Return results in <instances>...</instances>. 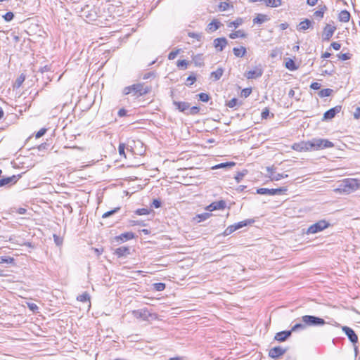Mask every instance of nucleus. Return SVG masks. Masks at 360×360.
<instances>
[{"label": "nucleus", "mask_w": 360, "mask_h": 360, "mask_svg": "<svg viewBox=\"0 0 360 360\" xmlns=\"http://www.w3.org/2000/svg\"><path fill=\"white\" fill-rule=\"evenodd\" d=\"M359 188H360V182L356 179H345L335 191L349 194Z\"/></svg>", "instance_id": "f257e3e1"}, {"label": "nucleus", "mask_w": 360, "mask_h": 360, "mask_svg": "<svg viewBox=\"0 0 360 360\" xmlns=\"http://www.w3.org/2000/svg\"><path fill=\"white\" fill-rule=\"evenodd\" d=\"M150 90L151 87L146 86L143 83H138L125 87L124 94L128 95L131 93H134V96L139 97L148 94Z\"/></svg>", "instance_id": "f03ea898"}, {"label": "nucleus", "mask_w": 360, "mask_h": 360, "mask_svg": "<svg viewBox=\"0 0 360 360\" xmlns=\"http://www.w3.org/2000/svg\"><path fill=\"white\" fill-rule=\"evenodd\" d=\"M311 150H319L334 146L333 143L324 139H312L309 141Z\"/></svg>", "instance_id": "7ed1b4c3"}, {"label": "nucleus", "mask_w": 360, "mask_h": 360, "mask_svg": "<svg viewBox=\"0 0 360 360\" xmlns=\"http://www.w3.org/2000/svg\"><path fill=\"white\" fill-rule=\"evenodd\" d=\"M301 319L302 321L307 326H323L326 323L324 319L311 315H304L302 316Z\"/></svg>", "instance_id": "20e7f679"}, {"label": "nucleus", "mask_w": 360, "mask_h": 360, "mask_svg": "<svg viewBox=\"0 0 360 360\" xmlns=\"http://www.w3.org/2000/svg\"><path fill=\"white\" fill-rule=\"evenodd\" d=\"M330 223L327 221L322 219L319 220L315 224H311L307 229V234H314L323 231L330 226Z\"/></svg>", "instance_id": "39448f33"}, {"label": "nucleus", "mask_w": 360, "mask_h": 360, "mask_svg": "<svg viewBox=\"0 0 360 360\" xmlns=\"http://www.w3.org/2000/svg\"><path fill=\"white\" fill-rule=\"evenodd\" d=\"M287 191L285 188H260L257 190V193L260 195H274L277 194H280L283 191Z\"/></svg>", "instance_id": "423d86ee"}, {"label": "nucleus", "mask_w": 360, "mask_h": 360, "mask_svg": "<svg viewBox=\"0 0 360 360\" xmlns=\"http://www.w3.org/2000/svg\"><path fill=\"white\" fill-rule=\"evenodd\" d=\"M341 105H336L334 108L329 109L323 114L322 120H329L334 118L335 115L341 111Z\"/></svg>", "instance_id": "0eeeda50"}, {"label": "nucleus", "mask_w": 360, "mask_h": 360, "mask_svg": "<svg viewBox=\"0 0 360 360\" xmlns=\"http://www.w3.org/2000/svg\"><path fill=\"white\" fill-rule=\"evenodd\" d=\"M292 148L299 152L311 150L309 141L295 143L292 145Z\"/></svg>", "instance_id": "6e6552de"}, {"label": "nucleus", "mask_w": 360, "mask_h": 360, "mask_svg": "<svg viewBox=\"0 0 360 360\" xmlns=\"http://www.w3.org/2000/svg\"><path fill=\"white\" fill-rule=\"evenodd\" d=\"M286 351L287 349H284L280 346L274 347L269 350V356L272 359H276L283 355Z\"/></svg>", "instance_id": "1a4fd4ad"}, {"label": "nucleus", "mask_w": 360, "mask_h": 360, "mask_svg": "<svg viewBox=\"0 0 360 360\" xmlns=\"http://www.w3.org/2000/svg\"><path fill=\"white\" fill-rule=\"evenodd\" d=\"M226 206V202L223 200H221L212 202L210 205L206 207V210L212 212L214 210H224Z\"/></svg>", "instance_id": "9d476101"}, {"label": "nucleus", "mask_w": 360, "mask_h": 360, "mask_svg": "<svg viewBox=\"0 0 360 360\" xmlns=\"http://www.w3.org/2000/svg\"><path fill=\"white\" fill-rule=\"evenodd\" d=\"M336 30V27L331 25L330 24H327L323 31V39L325 41H329L330 39L333 35L335 31Z\"/></svg>", "instance_id": "9b49d317"}, {"label": "nucleus", "mask_w": 360, "mask_h": 360, "mask_svg": "<svg viewBox=\"0 0 360 360\" xmlns=\"http://www.w3.org/2000/svg\"><path fill=\"white\" fill-rule=\"evenodd\" d=\"M342 329L344 331V333H345V335L347 336L349 340L354 345L358 342V337L352 328H351L348 326H343Z\"/></svg>", "instance_id": "f8f14e48"}, {"label": "nucleus", "mask_w": 360, "mask_h": 360, "mask_svg": "<svg viewBox=\"0 0 360 360\" xmlns=\"http://www.w3.org/2000/svg\"><path fill=\"white\" fill-rule=\"evenodd\" d=\"M227 44L228 41L225 37L217 38L213 41L214 46L218 51H222Z\"/></svg>", "instance_id": "ddd939ff"}, {"label": "nucleus", "mask_w": 360, "mask_h": 360, "mask_svg": "<svg viewBox=\"0 0 360 360\" xmlns=\"http://www.w3.org/2000/svg\"><path fill=\"white\" fill-rule=\"evenodd\" d=\"M263 74V70L260 68H255V70H249L245 73V76L248 79H257L260 77Z\"/></svg>", "instance_id": "4468645a"}, {"label": "nucleus", "mask_w": 360, "mask_h": 360, "mask_svg": "<svg viewBox=\"0 0 360 360\" xmlns=\"http://www.w3.org/2000/svg\"><path fill=\"white\" fill-rule=\"evenodd\" d=\"M266 169L268 172V174H269L271 180H272V181H279L283 178H286L288 176V174H278V173L276 174L274 172V169L271 167H267Z\"/></svg>", "instance_id": "2eb2a0df"}, {"label": "nucleus", "mask_w": 360, "mask_h": 360, "mask_svg": "<svg viewBox=\"0 0 360 360\" xmlns=\"http://www.w3.org/2000/svg\"><path fill=\"white\" fill-rule=\"evenodd\" d=\"M292 334V330H283L276 334L274 339L278 342L285 341Z\"/></svg>", "instance_id": "dca6fc26"}, {"label": "nucleus", "mask_w": 360, "mask_h": 360, "mask_svg": "<svg viewBox=\"0 0 360 360\" xmlns=\"http://www.w3.org/2000/svg\"><path fill=\"white\" fill-rule=\"evenodd\" d=\"M18 178L15 175L6 177L0 179V188L8 184H13L18 181Z\"/></svg>", "instance_id": "f3484780"}, {"label": "nucleus", "mask_w": 360, "mask_h": 360, "mask_svg": "<svg viewBox=\"0 0 360 360\" xmlns=\"http://www.w3.org/2000/svg\"><path fill=\"white\" fill-rule=\"evenodd\" d=\"M115 253L118 257H125L130 254V250L128 247L122 246L117 248Z\"/></svg>", "instance_id": "a211bd4d"}, {"label": "nucleus", "mask_w": 360, "mask_h": 360, "mask_svg": "<svg viewBox=\"0 0 360 360\" xmlns=\"http://www.w3.org/2000/svg\"><path fill=\"white\" fill-rule=\"evenodd\" d=\"M173 103L180 112H185L190 108V104L187 102L174 101Z\"/></svg>", "instance_id": "6ab92c4d"}, {"label": "nucleus", "mask_w": 360, "mask_h": 360, "mask_svg": "<svg viewBox=\"0 0 360 360\" xmlns=\"http://www.w3.org/2000/svg\"><path fill=\"white\" fill-rule=\"evenodd\" d=\"M236 165V162H222L218 165H216L215 166L212 167V169H231L232 167Z\"/></svg>", "instance_id": "aec40b11"}, {"label": "nucleus", "mask_w": 360, "mask_h": 360, "mask_svg": "<svg viewBox=\"0 0 360 360\" xmlns=\"http://www.w3.org/2000/svg\"><path fill=\"white\" fill-rule=\"evenodd\" d=\"M350 13L347 10H342L338 15V20L342 22H347L350 19Z\"/></svg>", "instance_id": "412c9836"}, {"label": "nucleus", "mask_w": 360, "mask_h": 360, "mask_svg": "<svg viewBox=\"0 0 360 360\" xmlns=\"http://www.w3.org/2000/svg\"><path fill=\"white\" fill-rule=\"evenodd\" d=\"M269 18L266 15L258 14L254 19L253 22L255 24H262L263 22L269 20Z\"/></svg>", "instance_id": "4be33fe9"}, {"label": "nucleus", "mask_w": 360, "mask_h": 360, "mask_svg": "<svg viewBox=\"0 0 360 360\" xmlns=\"http://www.w3.org/2000/svg\"><path fill=\"white\" fill-rule=\"evenodd\" d=\"M264 3L266 6L276 8L282 4L281 0H264Z\"/></svg>", "instance_id": "5701e85b"}, {"label": "nucleus", "mask_w": 360, "mask_h": 360, "mask_svg": "<svg viewBox=\"0 0 360 360\" xmlns=\"http://www.w3.org/2000/svg\"><path fill=\"white\" fill-rule=\"evenodd\" d=\"M311 25V21L309 19H305L304 20L300 22L298 25V30L302 31H305L310 27Z\"/></svg>", "instance_id": "b1692460"}, {"label": "nucleus", "mask_w": 360, "mask_h": 360, "mask_svg": "<svg viewBox=\"0 0 360 360\" xmlns=\"http://www.w3.org/2000/svg\"><path fill=\"white\" fill-rule=\"evenodd\" d=\"M221 22L217 20H212L209 23L207 29L210 32H214L220 27Z\"/></svg>", "instance_id": "393cba45"}, {"label": "nucleus", "mask_w": 360, "mask_h": 360, "mask_svg": "<svg viewBox=\"0 0 360 360\" xmlns=\"http://www.w3.org/2000/svg\"><path fill=\"white\" fill-rule=\"evenodd\" d=\"M253 222H254V220H252V219H248V220L239 221L238 223L234 224L233 225H234V228H235V229L236 231V230L240 229H241V228H243L244 226H248L249 224H251Z\"/></svg>", "instance_id": "a878e982"}, {"label": "nucleus", "mask_w": 360, "mask_h": 360, "mask_svg": "<svg viewBox=\"0 0 360 360\" xmlns=\"http://www.w3.org/2000/svg\"><path fill=\"white\" fill-rule=\"evenodd\" d=\"M285 67L290 71L296 70L298 68V67L295 65V61L291 58H288L285 61Z\"/></svg>", "instance_id": "bb28decb"}, {"label": "nucleus", "mask_w": 360, "mask_h": 360, "mask_svg": "<svg viewBox=\"0 0 360 360\" xmlns=\"http://www.w3.org/2000/svg\"><path fill=\"white\" fill-rule=\"evenodd\" d=\"M233 53L236 57H243L246 53L247 51L244 46H241L240 48H233Z\"/></svg>", "instance_id": "cd10ccee"}, {"label": "nucleus", "mask_w": 360, "mask_h": 360, "mask_svg": "<svg viewBox=\"0 0 360 360\" xmlns=\"http://www.w3.org/2000/svg\"><path fill=\"white\" fill-rule=\"evenodd\" d=\"M223 72L224 70L219 68L216 71L211 72V77L214 78V81H217L221 77Z\"/></svg>", "instance_id": "c85d7f7f"}, {"label": "nucleus", "mask_w": 360, "mask_h": 360, "mask_svg": "<svg viewBox=\"0 0 360 360\" xmlns=\"http://www.w3.org/2000/svg\"><path fill=\"white\" fill-rule=\"evenodd\" d=\"M4 263L13 264L15 263V259L13 257L9 256H0V264Z\"/></svg>", "instance_id": "c756f323"}, {"label": "nucleus", "mask_w": 360, "mask_h": 360, "mask_svg": "<svg viewBox=\"0 0 360 360\" xmlns=\"http://www.w3.org/2000/svg\"><path fill=\"white\" fill-rule=\"evenodd\" d=\"M134 233H132V232H127V233H122L119 236V238L121 240H122V241H127V240H131V239L134 238Z\"/></svg>", "instance_id": "7c9ffc66"}, {"label": "nucleus", "mask_w": 360, "mask_h": 360, "mask_svg": "<svg viewBox=\"0 0 360 360\" xmlns=\"http://www.w3.org/2000/svg\"><path fill=\"white\" fill-rule=\"evenodd\" d=\"M211 215L212 214L208 212H205L197 214L195 219L197 220L198 222H201L210 218Z\"/></svg>", "instance_id": "2f4dec72"}, {"label": "nucleus", "mask_w": 360, "mask_h": 360, "mask_svg": "<svg viewBox=\"0 0 360 360\" xmlns=\"http://www.w3.org/2000/svg\"><path fill=\"white\" fill-rule=\"evenodd\" d=\"M307 326L304 323L302 322V323H296L295 324L290 330H292V332H295V331H299V330H303L306 328Z\"/></svg>", "instance_id": "473e14b6"}, {"label": "nucleus", "mask_w": 360, "mask_h": 360, "mask_svg": "<svg viewBox=\"0 0 360 360\" xmlns=\"http://www.w3.org/2000/svg\"><path fill=\"white\" fill-rule=\"evenodd\" d=\"M327 9L326 6H323L319 8V10L316 11L314 13V16L316 18H322L324 15L325 11Z\"/></svg>", "instance_id": "72a5a7b5"}, {"label": "nucleus", "mask_w": 360, "mask_h": 360, "mask_svg": "<svg viewBox=\"0 0 360 360\" xmlns=\"http://www.w3.org/2000/svg\"><path fill=\"white\" fill-rule=\"evenodd\" d=\"M77 300L82 302L90 301V296L88 292H85L77 297Z\"/></svg>", "instance_id": "f704fd0d"}, {"label": "nucleus", "mask_w": 360, "mask_h": 360, "mask_svg": "<svg viewBox=\"0 0 360 360\" xmlns=\"http://www.w3.org/2000/svg\"><path fill=\"white\" fill-rule=\"evenodd\" d=\"M245 34L242 30H238L234 32H232L229 34V37L231 39H236L237 37H245Z\"/></svg>", "instance_id": "c9c22d12"}, {"label": "nucleus", "mask_w": 360, "mask_h": 360, "mask_svg": "<svg viewBox=\"0 0 360 360\" xmlns=\"http://www.w3.org/2000/svg\"><path fill=\"white\" fill-rule=\"evenodd\" d=\"M332 92H333V90L330 89H321L319 92V95L321 98H323V97H328V96H330Z\"/></svg>", "instance_id": "e433bc0d"}, {"label": "nucleus", "mask_w": 360, "mask_h": 360, "mask_svg": "<svg viewBox=\"0 0 360 360\" xmlns=\"http://www.w3.org/2000/svg\"><path fill=\"white\" fill-rule=\"evenodd\" d=\"M25 79V77L24 75H21L15 81L13 87L19 88L22 85V84L24 82Z\"/></svg>", "instance_id": "4c0bfd02"}, {"label": "nucleus", "mask_w": 360, "mask_h": 360, "mask_svg": "<svg viewBox=\"0 0 360 360\" xmlns=\"http://www.w3.org/2000/svg\"><path fill=\"white\" fill-rule=\"evenodd\" d=\"M248 174V171L246 169H244L242 172H238L237 174L235 176V179L237 183L240 182V181L243 179V178Z\"/></svg>", "instance_id": "58836bf2"}, {"label": "nucleus", "mask_w": 360, "mask_h": 360, "mask_svg": "<svg viewBox=\"0 0 360 360\" xmlns=\"http://www.w3.org/2000/svg\"><path fill=\"white\" fill-rule=\"evenodd\" d=\"M120 210V207H115L114 208L113 210H110V211H108L106 212H105L103 215H102V218L105 219V218H107V217H110L111 215L117 213L119 210Z\"/></svg>", "instance_id": "ea45409f"}, {"label": "nucleus", "mask_w": 360, "mask_h": 360, "mask_svg": "<svg viewBox=\"0 0 360 360\" xmlns=\"http://www.w3.org/2000/svg\"><path fill=\"white\" fill-rule=\"evenodd\" d=\"M238 105V100L236 98H233L230 101H229L226 103V106L229 108H233Z\"/></svg>", "instance_id": "a19ab883"}, {"label": "nucleus", "mask_w": 360, "mask_h": 360, "mask_svg": "<svg viewBox=\"0 0 360 360\" xmlns=\"http://www.w3.org/2000/svg\"><path fill=\"white\" fill-rule=\"evenodd\" d=\"M165 284L163 283H155L153 284V288L157 291H162L165 289Z\"/></svg>", "instance_id": "79ce46f5"}, {"label": "nucleus", "mask_w": 360, "mask_h": 360, "mask_svg": "<svg viewBox=\"0 0 360 360\" xmlns=\"http://www.w3.org/2000/svg\"><path fill=\"white\" fill-rule=\"evenodd\" d=\"M195 81H196L195 76L193 75H191L187 77L186 85L188 86H191Z\"/></svg>", "instance_id": "37998d69"}, {"label": "nucleus", "mask_w": 360, "mask_h": 360, "mask_svg": "<svg viewBox=\"0 0 360 360\" xmlns=\"http://www.w3.org/2000/svg\"><path fill=\"white\" fill-rule=\"evenodd\" d=\"M198 96L202 102H207L210 98V96L206 93H200Z\"/></svg>", "instance_id": "c03bdc74"}, {"label": "nucleus", "mask_w": 360, "mask_h": 360, "mask_svg": "<svg viewBox=\"0 0 360 360\" xmlns=\"http://www.w3.org/2000/svg\"><path fill=\"white\" fill-rule=\"evenodd\" d=\"M188 65V62L186 60H179L177 61V67L181 69H186Z\"/></svg>", "instance_id": "a18cd8bd"}, {"label": "nucleus", "mask_w": 360, "mask_h": 360, "mask_svg": "<svg viewBox=\"0 0 360 360\" xmlns=\"http://www.w3.org/2000/svg\"><path fill=\"white\" fill-rule=\"evenodd\" d=\"M235 231H236V229L234 228V225L233 224L231 225L225 229V231L223 233V235L224 236H229V235L231 234L233 232H234Z\"/></svg>", "instance_id": "49530a36"}, {"label": "nucleus", "mask_w": 360, "mask_h": 360, "mask_svg": "<svg viewBox=\"0 0 360 360\" xmlns=\"http://www.w3.org/2000/svg\"><path fill=\"white\" fill-rule=\"evenodd\" d=\"M137 215H146L150 213V210L147 208L138 209L135 211Z\"/></svg>", "instance_id": "de8ad7c7"}, {"label": "nucleus", "mask_w": 360, "mask_h": 360, "mask_svg": "<svg viewBox=\"0 0 360 360\" xmlns=\"http://www.w3.org/2000/svg\"><path fill=\"white\" fill-rule=\"evenodd\" d=\"M4 19L5 21L6 22H10L11 21L13 18H14V14L13 12H7L4 16H3Z\"/></svg>", "instance_id": "09e8293b"}, {"label": "nucleus", "mask_w": 360, "mask_h": 360, "mask_svg": "<svg viewBox=\"0 0 360 360\" xmlns=\"http://www.w3.org/2000/svg\"><path fill=\"white\" fill-rule=\"evenodd\" d=\"M162 205V202L159 199H154L151 203V206L155 208H159Z\"/></svg>", "instance_id": "8fccbe9b"}, {"label": "nucleus", "mask_w": 360, "mask_h": 360, "mask_svg": "<svg viewBox=\"0 0 360 360\" xmlns=\"http://www.w3.org/2000/svg\"><path fill=\"white\" fill-rule=\"evenodd\" d=\"M179 53V49L171 51L168 55L169 60H174Z\"/></svg>", "instance_id": "3c124183"}, {"label": "nucleus", "mask_w": 360, "mask_h": 360, "mask_svg": "<svg viewBox=\"0 0 360 360\" xmlns=\"http://www.w3.org/2000/svg\"><path fill=\"white\" fill-rule=\"evenodd\" d=\"M243 22V20L241 18H238L236 20L231 22L229 25V27L233 25L236 28L240 25Z\"/></svg>", "instance_id": "603ef678"}, {"label": "nucleus", "mask_w": 360, "mask_h": 360, "mask_svg": "<svg viewBox=\"0 0 360 360\" xmlns=\"http://www.w3.org/2000/svg\"><path fill=\"white\" fill-rule=\"evenodd\" d=\"M46 131H47V129L46 128H41L39 131H38L37 132V134H35V137L37 139H39V138L43 136L45 134V133L46 132Z\"/></svg>", "instance_id": "864d4df0"}, {"label": "nucleus", "mask_w": 360, "mask_h": 360, "mask_svg": "<svg viewBox=\"0 0 360 360\" xmlns=\"http://www.w3.org/2000/svg\"><path fill=\"white\" fill-rule=\"evenodd\" d=\"M188 36L192 37V38L196 39L198 41H200V39L202 38V34H201L195 33V32H189L188 33Z\"/></svg>", "instance_id": "5fc2aeb1"}, {"label": "nucleus", "mask_w": 360, "mask_h": 360, "mask_svg": "<svg viewBox=\"0 0 360 360\" xmlns=\"http://www.w3.org/2000/svg\"><path fill=\"white\" fill-rule=\"evenodd\" d=\"M124 150H125V145L124 143H120L118 147L119 153L120 155H123V156L126 157Z\"/></svg>", "instance_id": "6e6d98bb"}, {"label": "nucleus", "mask_w": 360, "mask_h": 360, "mask_svg": "<svg viewBox=\"0 0 360 360\" xmlns=\"http://www.w3.org/2000/svg\"><path fill=\"white\" fill-rule=\"evenodd\" d=\"M200 108L198 106H193L191 108H189V114L190 115H196L199 112Z\"/></svg>", "instance_id": "4d7b16f0"}, {"label": "nucleus", "mask_w": 360, "mask_h": 360, "mask_svg": "<svg viewBox=\"0 0 360 360\" xmlns=\"http://www.w3.org/2000/svg\"><path fill=\"white\" fill-rule=\"evenodd\" d=\"M350 54L348 53H340L338 55V58L341 59L342 60H347L350 59Z\"/></svg>", "instance_id": "13d9d810"}, {"label": "nucleus", "mask_w": 360, "mask_h": 360, "mask_svg": "<svg viewBox=\"0 0 360 360\" xmlns=\"http://www.w3.org/2000/svg\"><path fill=\"white\" fill-rule=\"evenodd\" d=\"M229 7V4L226 2H221L219 5V8L220 11H226Z\"/></svg>", "instance_id": "bf43d9fd"}, {"label": "nucleus", "mask_w": 360, "mask_h": 360, "mask_svg": "<svg viewBox=\"0 0 360 360\" xmlns=\"http://www.w3.org/2000/svg\"><path fill=\"white\" fill-rule=\"evenodd\" d=\"M27 306L28 308L33 312H36L39 309L38 306L34 303H28Z\"/></svg>", "instance_id": "052dcab7"}, {"label": "nucleus", "mask_w": 360, "mask_h": 360, "mask_svg": "<svg viewBox=\"0 0 360 360\" xmlns=\"http://www.w3.org/2000/svg\"><path fill=\"white\" fill-rule=\"evenodd\" d=\"M251 92H252L251 89L245 88V89H243V91H242V96H244L245 98H247L248 96H249V95L251 94Z\"/></svg>", "instance_id": "680f3d73"}, {"label": "nucleus", "mask_w": 360, "mask_h": 360, "mask_svg": "<svg viewBox=\"0 0 360 360\" xmlns=\"http://www.w3.org/2000/svg\"><path fill=\"white\" fill-rule=\"evenodd\" d=\"M330 46L334 49V50H339L340 48H341V44L338 42H333L331 44H330Z\"/></svg>", "instance_id": "e2e57ef3"}, {"label": "nucleus", "mask_w": 360, "mask_h": 360, "mask_svg": "<svg viewBox=\"0 0 360 360\" xmlns=\"http://www.w3.org/2000/svg\"><path fill=\"white\" fill-rule=\"evenodd\" d=\"M280 53L279 51L277 49H275L271 51L270 53V57L272 58H276Z\"/></svg>", "instance_id": "0e129e2a"}, {"label": "nucleus", "mask_w": 360, "mask_h": 360, "mask_svg": "<svg viewBox=\"0 0 360 360\" xmlns=\"http://www.w3.org/2000/svg\"><path fill=\"white\" fill-rule=\"evenodd\" d=\"M269 115V110L268 108H264L262 112V117L263 119H266Z\"/></svg>", "instance_id": "69168bd1"}, {"label": "nucleus", "mask_w": 360, "mask_h": 360, "mask_svg": "<svg viewBox=\"0 0 360 360\" xmlns=\"http://www.w3.org/2000/svg\"><path fill=\"white\" fill-rule=\"evenodd\" d=\"M311 89L318 90L321 88V84L318 82H313L310 85Z\"/></svg>", "instance_id": "338daca9"}, {"label": "nucleus", "mask_w": 360, "mask_h": 360, "mask_svg": "<svg viewBox=\"0 0 360 360\" xmlns=\"http://www.w3.org/2000/svg\"><path fill=\"white\" fill-rule=\"evenodd\" d=\"M354 117L355 119H360V106L357 107L355 112H354Z\"/></svg>", "instance_id": "774afa93"}]
</instances>
